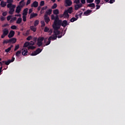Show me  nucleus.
Returning <instances> with one entry per match:
<instances>
[{"instance_id":"nucleus-1","label":"nucleus","mask_w":125,"mask_h":125,"mask_svg":"<svg viewBox=\"0 0 125 125\" xmlns=\"http://www.w3.org/2000/svg\"><path fill=\"white\" fill-rule=\"evenodd\" d=\"M62 20L58 19L55 20L54 21V23L53 24V28L55 31H58L60 29V26H61Z\"/></svg>"},{"instance_id":"nucleus-2","label":"nucleus","mask_w":125,"mask_h":125,"mask_svg":"<svg viewBox=\"0 0 125 125\" xmlns=\"http://www.w3.org/2000/svg\"><path fill=\"white\" fill-rule=\"evenodd\" d=\"M54 35L52 36H50L49 38H51V40H55L58 38L59 39H60V38H62V33L60 32V31L59 30H55L54 31Z\"/></svg>"},{"instance_id":"nucleus-3","label":"nucleus","mask_w":125,"mask_h":125,"mask_svg":"<svg viewBox=\"0 0 125 125\" xmlns=\"http://www.w3.org/2000/svg\"><path fill=\"white\" fill-rule=\"evenodd\" d=\"M44 40V37H39L37 40V45L40 47L42 45V42Z\"/></svg>"},{"instance_id":"nucleus-4","label":"nucleus","mask_w":125,"mask_h":125,"mask_svg":"<svg viewBox=\"0 0 125 125\" xmlns=\"http://www.w3.org/2000/svg\"><path fill=\"white\" fill-rule=\"evenodd\" d=\"M15 7H16V5H13L12 8H10L9 9V13L11 15H12V14H13L14 11H15Z\"/></svg>"},{"instance_id":"nucleus-5","label":"nucleus","mask_w":125,"mask_h":125,"mask_svg":"<svg viewBox=\"0 0 125 125\" xmlns=\"http://www.w3.org/2000/svg\"><path fill=\"white\" fill-rule=\"evenodd\" d=\"M69 25V23H68V21L67 20H63V21H62V23H61V26L62 27H63L65 28L66 26H68Z\"/></svg>"},{"instance_id":"nucleus-6","label":"nucleus","mask_w":125,"mask_h":125,"mask_svg":"<svg viewBox=\"0 0 125 125\" xmlns=\"http://www.w3.org/2000/svg\"><path fill=\"white\" fill-rule=\"evenodd\" d=\"M44 20L45 23H46V24H48V23L49 22V21H50V19H49V18L47 16V14H45L44 15Z\"/></svg>"},{"instance_id":"nucleus-7","label":"nucleus","mask_w":125,"mask_h":125,"mask_svg":"<svg viewBox=\"0 0 125 125\" xmlns=\"http://www.w3.org/2000/svg\"><path fill=\"white\" fill-rule=\"evenodd\" d=\"M14 35H15V32L13 30H11L8 34V37L9 39H11V38H13V37H14Z\"/></svg>"},{"instance_id":"nucleus-8","label":"nucleus","mask_w":125,"mask_h":125,"mask_svg":"<svg viewBox=\"0 0 125 125\" xmlns=\"http://www.w3.org/2000/svg\"><path fill=\"white\" fill-rule=\"evenodd\" d=\"M68 13H68L67 11H65L63 14H62V16H63V18H65V19L66 18L67 19H68L70 17V15H69Z\"/></svg>"},{"instance_id":"nucleus-9","label":"nucleus","mask_w":125,"mask_h":125,"mask_svg":"<svg viewBox=\"0 0 125 125\" xmlns=\"http://www.w3.org/2000/svg\"><path fill=\"white\" fill-rule=\"evenodd\" d=\"M14 60H15V58L12 57L11 60H8L7 61H5V64L8 65L10 63L14 62Z\"/></svg>"},{"instance_id":"nucleus-10","label":"nucleus","mask_w":125,"mask_h":125,"mask_svg":"<svg viewBox=\"0 0 125 125\" xmlns=\"http://www.w3.org/2000/svg\"><path fill=\"white\" fill-rule=\"evenodd\" d=\"M75 7V10H78L79 8H81V7H83V4L79 3L75 5L74 6Z\"/></svg>"},{"instance_id":"nucleus-11","label":"nucleus","mask_w":125,"mask_h":125,"mask_svg":"<svg viewBox=\"0 0 125 125\" xmlns=\"http://www.w3.org/2000/svg\"><path fill=\"white\" fill-rule=\"evenodd\" d=\"M65 2L67 6H71L73 3V2L71 0H65Z\"/></svg>"},{"instance_id":"nucleus-12","label":"nucleus","mask_w":125,"mask_h":125,"mask_svg":"<svg viewBox=\"0 0 125 125\" xmlns=\"http://www.w3.org/2000/svg\"><path fill=\"white\" fill-rule=\"evenodd\" d=\"M22 8V7L20 6V5H18L16 9V13L19 14L20 12H21Z\"/></svg>"},{"instance_id":"nucleus-13","label":"nucleus","mask_w":125,"mask_h":125,"mask_svg":"<svg viewBox=\"0 0 125 125\" xmlns=\"http://www.w3.org/2000/svg\"><path fill=\"white\" fill-rule=\"evenodd\" d=\"M22 55H23V56H26L27 55V53H28V50L27 48H23L22 49Z\"/></svg>"},{"instance_id":"nucleus-14","label":"nucleus","mask_w":125,"mask_h":125,"mask_svg":"<svg viewBox=\"0 0 125 125\" xmlns=\"http://www.w3.org/2000/svg\"><path fill=\"white\" fill-rule=\"evenodd\" d=\"M92 12V10L88 9L85 11L84 12L83 14L84 15H85V16H88V15H89L90 13H91Z\"/></svg>"},{"instance_id":"nucleus-15","label":"nucleus","mask_w":125,"mask_h":125,"mask_svg":"<svg viewBox=\"0 0 125 125\" xmlns=\"http://www.w3.org/2000/svg\"><path fill=\"white\" fill-rule=\"evenodd\" d=\"M39 6V2L37 1H34L31 4V7H38Z\"/></svg>"},{"instance_id":"nucleus-16","label":"nucleus","mask_w":125,"mask_h":125,"mask_svg":"<svg viewBox=\"0 0 125 125\" xmlns=\"http://www.w3.org/2000/svg\"><path fill=\"white\" fill-rule=\"evenodd\" d=\"M2 32L5 36H7L9 33V31L8 30V29L4 28V30H2Z\"/></svg>"},{"instance_id":"nucleus-17","label":"nucleus","mask_w":125,"mask_h":125,"mask_svg":"<svg viewBox=\"0 0 125 125\" xmlns=\"http://www.w3.org/2000/svg\"><path fill=\"white\" fill-rule=\"evenodd\" d=\"M17 41L16 38H13L9 40V42H10V43H15Z\"/></svg>"},{"instance_id":"nucleus-18","label":"nucleus","mask_w":125,"mask_h":125,"mask_svg":"<svg viewBox=\"0 0 125 125\" xmlns=\"http://www.w3.org/2000/svg\"><path fill=\"white\" fill-rule=\"evenodd\" d=\"M28 8H25L23 10L22 15L23 16H26L28 14Z\"/></svg>"},{"instance_id":"nucleus-19","label":"nucleus","mask_w":125,"mask_h":125,"mask_svg":"<svg viewBox=\"0 0 125 125\" xmlns=\"http://www.w3.org/2000/svg\"><path fill=\"white\" fill-rule=\"evenodd\" d=\"M65 11H67V13L71 14L73 12V7H69L67 10H66Z\"/></svg>"},{"instance_id":"nucleus-20","label":"nucleus","mask_w":125,"mask_h":125,"mask_svg":"<svg viewBox=\"0 0 125 125\" xmlns=\"http://www.w3.org/2000/svg\"><path fill=\"white\" fill-rule=\"evenodd\" d=\"M25 0H21L20 2V6L21 7L23 8V7L25 5V2H24Z\"/></svg>"},{"instance_id":"nucleus-21","label":"nucleus","mask_w":125,"mask_h":125,"mask_svg":"<svg viewBox=\"0 0 125 125\" xmlns=\"http://www.w3.org/2000/svg\"><path fill=\"white\" fill-rule=\"evenodd\" d=\"M87 7H92V8H95V4H94V3H90V4H88L87 5Z\"/></svg>"},{"instance_id":"nucleus-22","label":"nucleus","mask_w":125,"mask_h":125,"mask_svg":"<svg viewBox=\"0 0 125 125\" xmlns=\"http://www.w3.org/2000/svg\"><path fill=\"white\" fill-rule=\"evenodd\" d=\"M51 19L52 20H57V19H58V18H59L58 17V16L57 15L56 17L54 16V15H52L51 16Z\"/></svg>"},{"instance_id":"nucleus-23","label":"nucleus","mask_w":125,"mask_h":125,"mask_svg":"<svg viewBox=\"0 0 125 125\" xmlns=\"http://www.w3.org/2000/svg\"><path fill=\"white\" fill-rule=\"evenodd\" d=\"M36 16H38V14L33 13L30 15V19H32V18H34Z\"/></svg>"},{"instance_id":"nucleus-24","label":"nucleus","mask_w":125,"mask_h":125,"mask_svg":"<svg viewBox=\"0 0 125 125\" xmlns=\"http://www.w3.org/2000/svg\"><path fill=\"white\" fill-rule=\"evenodd\" d=\"M0 5L1 7H5L6 6V3L3 1H1Z\"/></svg>"},{"instance_id":"nucleus-25","label":"nucleus","mask_w":125,"mask_h":125,"mask_svg":"<svg viewBox=\"0 0 125 125\" xmlns=\"http://www.w3.org/2000/svg\"><path fill=\"white\" fill-rule=\"evenodd\" d=\"M50 42H51V37H49L48 42L46 43L45 45H49V44H50Z\"/></svg>"},{"instance_id":"nucleus-26","label":"nucleus","mask_w":125,"mask_h":125,"mask_svg":"<svg viewBox=\"0 0 125 125\" xmlns=\"http://www.w3.org/2000/svg\"><path fill=\"white\" fill-rule=\"evenodd\" d=\"M22 22V18L20 17L18 19L16 23L17 24H20Z\"/></svg>"},{"instance_id":"nucleus-27","label":"nucleus","mask_w":125,"mask_h":125,"mask_svg":"<svg viewBox=\"0 0 125 125\" xmlns=\"http://www.w3.org/2000/svg\"><path fill=\"white\" fill-rule=\"evenodd\" d=\"M30 30L33 31V32H36V31H37V28L34 26H30Z\"/></svg>"},{"instance_id":"nucleus-28","label":"nucleus","mask_w":125,"mask_h":125,"mask_svg":"<svg viewBox=\"0 0 125 125\" xmlns=\"http://www.w3.org/2000/svg\"><path fill=\"white\" fill-rule=\"evenodd\" d=\"M30 45V42H26L24 43L23 47H28Z\"/></svg>"},{"instance_id":"nucleus-29","label":"nucleus","mask_w":125,"mask_h":125,"mask_svg":"<svg viewBox=\"0 0 125 125\" xmlns=\"http://www.w3.org/2000/svg\"><path fill=\"white\" fill-rule=\"evenodd\" d=\"M53 14L56 15H58L59 14V10L58 9H55L53 10Z\"/></svg>"},{"instance_id":"nucleus-30","label":"nucleus","mask_w":125,"mask_h":125,"mask_svg":"<svg viewBox=\"0 0 125 125\" xmlns=\"http://www.w3.org/2000/svg\"><path fill=\"white\" fill-rule=\"evenodd\" d=\"M23 36H29L30 35V30H27L26 32L23 34Z\"/></svg>"},{"instance_id":"nucleus-31","label":"nucleus","mask_w":125,"mask_h":125,"mask_svg":"<svg viewBox=\"0 0 125 125\" xmlns=\"http://www.w3.org/2000/svg\"><path fill=\"white\" fill-rule=\"evenodd\" d=\"M52 12V10L49 9L48 11L46 12V14H47V15H50V14H51Z\"/></svg>"},{"instance_id":"nucleus-32","label":"nucleus","mask_w":125,"mask_h":125,"mask_svg":"<svg viewBox=\"0 0 125 125\" xmlns=\"http://www.w3.org/2000/svg\"><path fill=\"white\" fill-rule=\"evenodd\" d=\"M21 50L20 51H18L16 53V56H17V57H19V56L20 55V54H21Z\"/></svg>"},{"instance_id":"nucleus-33","label":"nucleus","mask_w":125,"mask_h":125,"mask_svg":"<svg viewBox=\"0 0 125 125\" xmlns=\"http://www.w3.org/2000/svg\"><path fill=\"white\" fill-rule=\"evenodd\" d=\"M41 27L42 28L44 27L45 26V22H44V21H41Z\"/></svg>"},{"instance_id":"nucleus-34","label":"nucleus","mask_w":125,"mask_h":125,"mask_svg":"<svg viewBox=\"0 0 125 125\" xmlns=\"http://www.w3.org/2000/svg\"><path fill=\"white\" fill-rule=\"evenodd\" d=\"M49 31V28L48 27H47V26L45 27L44 29V32L45 33H47Z\"/></svg>"},{"instance_id":"nucleus-35","label":"nucleus","mask_w":125,"mask_h":125,"mask_svg":"<svg viewBox=\"0 0 125 125\" xmlns=\"http://www.w3.org/2000/svg\"><path fill=\"white\" fill-rule=\"evenodd\" d=\"M42 49H41L40 48H38V49H37L36 50V52L37 53V54H39V53H41V52H42Z\"/></svg>"},{"instance_id":"nucleus-36","label":"nucleus","mask_w":125,"mask_h":125,"mask_svg":"<svg viewBox=\"0 0 125 125\" xmlns=\"http://www.w3.org/2000/svg\"><path fill=\"white\" fill-rule=\"evenodd\" d=\"M12 6H13V5H12V3H8L7 5V7L9 9L12 8Z\"/></svg>"},{"instance_id":"nucleus-37","label":"nucleus","mask_w":125,"mask_h":125,"mask_svg":"<svg viewBox=\"0 0 125 125\" xmlns=\"http://www.w3.org/2000/svg\"><path fill=\"white\" fill-rule=\"evenodd\" d=\"M75 21H77V19L76 18L73 17L70 19V22H75Z\"/></svg>"},{"instance_id":"nucleus-38","label":"nucleus","mask_w":125,"mask_h":125,"mask_svg":"<svg viewBox=\"0 0 125 125\" xmlns=\"http://www.w3.org/2000/svg\"><path fill=\"white\" fill-rule=\"evenodd\" d=\"M57 7V4L54 3V4L52 6V9H55Z\"/></svg>"},{"instance_id":"nucleus-39","label":"nucleus","mask_w":125,"mask_h":125,"mask_svg":"<svg viewBox=\"0 0 125 125\" xmlns=\"http://www.w3.org/2000/svg\"><path fill=\"white\" fill-rule=\"evenodd\" d=\"M27 48L28 49H35V48H36V46H29Z\"/></svg>"},{"instance_id":"nucleus-40","label":"nucleus","mask_w":125,"mask_h":125,"mask_svg":"<svg viewBox=\"0 0 125 125\" xmlns=\"http://www.w3.org/2000/svg\"><path fill=\"white\" fill-rule=\"evenodd\" d=\"M3 44L5 43H10L9 40H4L3 42Z\"/></svg>"},{"instance_id":"nucleus-41","label":"nucleus","mask_w":125,"mask_h":125,"mask_svg":"<svg viewBox=\"0 0 125 125\" xmlns=\"http://www.w3.org/2000/svg\"><path fill=\"white\" fill-rule=\"evenodd\" d=\"M39 21L38 20H36L34 22V26H38L39 25Z\"/></svg>"},{"instance_id":"nucleus-42","label":"nucleus","mask_w":125,"mask_h":125,"mask_svg":"<svg viewBox=\"0 0 125 125\" xmlns=\"http://www.w3.org/2000/svg\"><path fill=\"white\" fill-rule=\"evenodd\" d=\"M17 27L16 26V25H12L11 26V29H12V30H16Z\"/></svg>"},{"instance_id":"nucleus-43","label":"nucleus","mask_w":125,"mask_h":125,"mask_svg":"<svg viewBox=\"0 0 125 125\" xmlns=\"http://www.w3.org/2000/svg\"><path fill=\"white\" fill-rule=\"evenodd\" d=\"M22 20L23 22H26V21H27L26 16H22Z\"/></svg>"},{"instance_id":"nucleus-44","label":"nucleus","mask_w":125,"mask_h":125,"mask_svg":"<svg viewBox=\"0 0 125 125\" xmlns=\"http://www.w3.org/2000/svg\"><path fill=\"white\" fill-rule=\"evenodd\" d=\"M95 2L96 3V4L98 5L100 2H101V1L100 0H95Z\"/></svg>"},{"instance_id":"nucleus-45","label":"nucleus","mask_w":125,"mask_h":125,"mask_svg":"<svg viewBox=\"0 0 125 125\" xmlns=\"http://www.w3.org/2000/svg\"><path fill=\"white\" fill-rule=\"evenodd\" d=\"M73 2L76 3V4H79L80 3V0H74Z\"/></svg>"},{"instance_id":"nucleus-46","label":"nucleus","mask_w":125,"mask_h":125,"mask_svg":"<svg viewBox=\"0 0 125 125\" xmlns=\"http://www.w3.org/2000/svg\"><path fill=\"white\" fill-rule=\"evenodd\" d=\"M94 0H86L87 3H91L92 2H93Z\"/></svg>"},{"instance_id":"nucleus-47","label":"nucleus","mask_w":125,"mask_h":125,"mask_svg":"<svg viewBox=\"0 0 125 125\" xmlns=\"http://www.w3.org/2000/svg\"><path fill=\"white\" fill-rule=\"evenodd\" d=\"M19 47H20V46H19V45H16V46H15V49H14V51H16V50H17V49H19Z\"/></svg>"},{"instance_id":"nucleus-48","label":"nucleus","mask_w":125,"mask_h":125,"mask_svg":"<svg viewBox=\"0 0 125 125\" xmlns=\"http://www.w3.org/2000/svg\"><path fill=\"white\" fill-rule=\"evenodd\" d=\"M44 5V1H41L40 2V6H43Z\"/></svg>"},{"instance_id":"nucleus-49","label":"nucleus","mask_w":125,"mask_h":125,"mask_svg":"<svg viewBox=\"0 0 125 125\" xmlns=\"http://www.w3.org/2000/svg\"><path fill=\"white\" fill-rule=\"evenodd\" d=\"M10 50H11V48H8L7 49L5 50V51L7 53L8 52H9V51H10Z\"/></svg>"},{"instance_id":"nucleus-50","label":"nucleus","mask_w":125,"mask_h":125,"mask_svg":"<svg viewBox=\"0 0 125 125\" xmlns=\"http://www.w3.org/2000/svg\"><path fill=\"white\" fill-rule=\"evenodd\" d=\"M0 20L1 21H4V20H5V18H4V17L3 16H1L0 18Z\"/></svg>"},{"instance_id":"nucleus-51","label":"nucleus","mask_w":125,"mask_h":125,"mask_svg":"<svg viewBox=\"0 0 125 125\" xmlns=\"http://www.w3.org/2000/svg\"><path fill=\"white\" fill-rule=\"evenodd\" d=\"M8 26H9V24H8V23H5V24L2 25V27L3 28H5V27H8Z\"/></svg>"},{"instance_id":"nucleus-52","label":"nucleus","mask_w":125,"mask_h":125,"mask_svg":"<svg viewBox=\"0 0 125 125\" xmlns=\"http://www.w3.org/2000/svg\"><path fill=\"white\" fill-rule=\"evenodd\" d=\"M32 36H28L26 40L27 41H31V40H32Z\"/></svg>"},{"instance_id":"nucleus-53","label":"nucleus","mask_w":125,"mask_h":125,"mask_svg":"<svg viewBox=\"0 0 125 125\" xmlns=\"http://www.w3.org/2000/svg\"><path fill=\"white\" fill-rule=\"evenodd\" d=\"M2 15L4 17L6 16L7 15V12H4L2 13Z\"/></svg>"},{"instance_id":"nucleus-54","label":"nucleus","mask_w":125,"mask_h":125,"mask_svg":"<svg viewBox=\"0 0 125 125\" xmlns=\"http://www.w3.org/2000/svg\"><path fill=\"white\" fill-rule=\"evenodd\" d=\"M12 17V16H8L7 17V21H9V20H10V19H11V18Z\"/></svg>"},{"instance_id":"nucleus-55","label":"nucleus","mask_w":125,"mask_h":125,"mask_svg":"<svg viewBox=\"0 0 125 125\" xmlns=\"http://www.w3.org/2000/svg\"><path fill=\"white\" fill-rule=\"evenodd\" d=\"M35 45V42L33 41H31L29 42V45Z\"/></svg>"},{"instance_id":"nucleus-56","label":"nucleus","mask_w":125,"mask_h":125,"mask_svg":"<svg viewBox=\"0 0 125 125\" xmlns=\"http://www.w3.org/2000/svg\"><path fill=\"white\" fill-rule=\"evenodd\" d=\"M37 54L38 53H37L36 52L31 53L32 56H36V55H37Z\"/></svg>"},{"instance_id":"nucleus-57","label":"nucleus","mask_w":125,"mask_h":125,"mask_svg":"<svg viewBox=\"0 0 125 125\" xmlns=\"http://www.w3.org/2000/svg\"><path fill=\"white\" fill-rule=\"evenodd\" d=\"M8 3H12L13 2V0H7Z\"/></svg>"},{"instance_id":"nucleus-58","label":"nucleus","mask_w":125,"mask_h":125,"mask_svg":"<svg viewBox=\"0 0 125 125\" xmlns=\"http://www.w3.org/2000/svg\"><path fill=\"white\" fill-rule=\"evenodd\" d=\"M47 9V6H46L42 8V10L43 11L45 10V9Z\"/></svg>"},{"instance_id":"nucleus-59","label":"nucleus","mask_w":125,"mask_h":125,"mask_svg":"<svg viewBox=\"0 0 125 125\" xmlns=\"http://www.w3.org/2000/svg\"><path fill=\"white\" fill-rule=\"evenodd\" d=\"M31 3V0H27L26 2V5H28V4H30Z\"/></svg>"},{"instance_id":"nucleus-60","label":"nucleus","mask_w":125,"mask_h":125,"mask_svg":"<svg viewBox=\"0 0 125 125\" xmlns=\"http://www.w3.org/2000/svg\"><path fill=\"white\" fill-rule=\"evenodd\" d=\"M82 4H84L85 3V0H81Z\"/></svg>"},{"instance_id":"nucleus-61","label":"nucleus","mask_w":125,"mask_h":125,"mask_svg":"<svg viewBox=\"0 0 125 125\" xmlns=\"http://www.w3.org/2000/svg\"><path fill=\"white\" fill-rule=\"evenodd\" d=\"M32 12H33V9H29V14H30V13H32Z\"/></svg>"},{"instance_id":"nucleus-62","label":"nucleus","mask_w":125,"mask_h":125,"mask_svg":"<svg viewBox=\"0 0 125 125\" xmlns=\"http://www.w3.org/2000/svg\"><path fill=\"white\" fill-rule=\"evenodd\" d=\"M115 2V0H110L109 3H114Z\"/></svg>"},{"instance_id":"nucleus-63","label":"nucleus","mask_w":125,"mask_h":125,"mask_svg":"<svg viewBox=\"0 0 125 125\" xmlns=\"http://www.w3.org/2000/svg\"><path fill=\"white\" fill-rule=\"evenodd\" d=\"M6 35H4L3 33L2 35L1 36V39H4V38L6 37Z\"/></svg>"},{"instance_id":"nucleus-64","label":"nucleus","mask_w":125,"mask_h":125,"mask_svg":"<svg viewBox=\"0 0 125 125\" xmlns=\"http://www.w3.org/2000/svg\"><path fill=\"white\" fill-rule=\"evenodd\" d=\"M96 6L97 10H98V9H99V8H100V5H96Z\"/></svg>"}]
</instances>
